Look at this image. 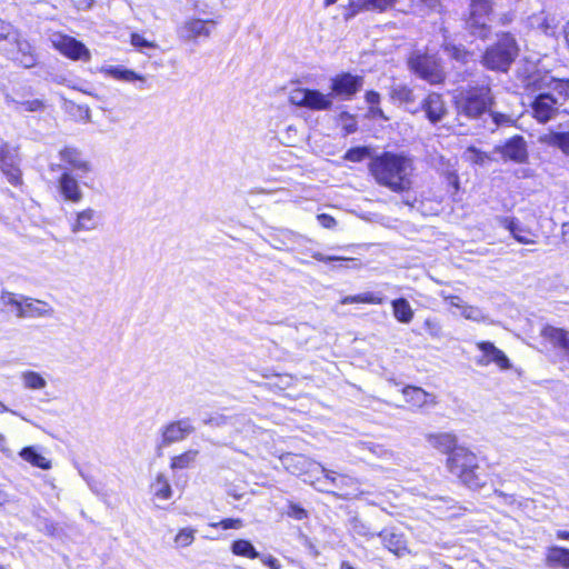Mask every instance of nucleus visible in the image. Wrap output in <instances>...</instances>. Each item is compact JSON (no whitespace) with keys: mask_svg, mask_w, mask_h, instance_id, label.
Here are the masks:
<instances>
[{"mask_svg":"<svg viewBox=\"0 0 569 569\" xmlns=\"http://www.w3.org/2000/svg\"><path fill=\"white\" fill-rule=\"evenodd\" d=\"M413 170L412 158L403 152L382 151L368 162V171L375 182L398 194L412 189Z\"/></svg>","mask_w":569,"mask_h":569,"instance_id":"1","label":"nucleus"},{"mask_svg":"<svg viewBox=\"0 0 569 569\" xmlns=\"http://www.w3.org/2000/svg\"><path fill=\"white\" fill-rule=\"evenodd\" d=\"M445 466L460 486L471 491L482 490L490 479L478 455L466 446L446 457Z\"/></svg>","mask_w":569,"mask_h":569,"instance_id":"2","label":"nucleus"},{"mask_svg":"<svg viewBox=\"0 0 569 569\" xmlns=\"http://www.w3.org/2000/svg\"><path fill=\"white\" fill-rule=\"evenodd\" d=\"M496 104V97L488 82H473L458 89L453 106L458 116L468 120H480Z\"/></svg>","mask_w":569,"mask_h":569,"instance_id":"3","label":"nucleus"},{"mask_svg":"<svg viewBox=\"0 0 569 569\" xmlns=\"http://www.w3.org/2000/svg\"><path fill=\"white\" fill-rule=\"evenodd\" d=\"M520 53L515 34L509 31L500 32L493 43L488 46L482 56V66L496 72H508Z\"/></svg>","mask_w":569,"mask_h":569,"instance_id":"4","label":"nucleus"},{"mask_svg":"<svg viewBox=\"0 0 569 569\" xmlns=\"http://www.w3.org/2000/svg\"><path fill=\"white\" fill-rule=\"evenodd\" d=\"M407 64L412 73L430 84H443L447 79L441 59L437 54L415 52L408 58Z\"/></svg>","mask_w":569,"mask_h":569,"instance_id":"5","label":"nucleus"},{"mask_svg":"<svg viewBox=\"0 0 569 569\" xmlns=\"http://www.w3.org/2000/svg\"><path fill=\"white\" fill-rule=\"evenodd\" d=\"M292 106L307 108L313 111H327L332 109L333 101L329 93H322L317 89L296 88L289 96Z\"/></svg>","mask_w":569,"mask_h":569,"instance_id":"6","label":"nucleus"},{"mask_svg":"<svg viewBox=\"0 0 569 569\" xmlns=\"http://www.w3.org/2000/svg\"><path fill=\"white\" fill-rule=\"evenodd\" d=\"M0 172L13 187H22L23 174L17 148L0 138Z\"/></svg>","mask_w":569,"mask_h":569,"instance_id":"7","label":"nucleus"},{"mask_svg":"<svg viewBox=\"0 0 569 569\" xmlns=\"http://www.w3.org/2000/svg\"><path fill=\"white\" fill-rule=\"evenodd\" d=\"M363 83V76L342 71L330 79V94L332 98L351 100L361 90Z\"/></svg>","mask_w":569,"mask_h":569,"instance_id":"8","label":"nucleus"},{"mask_svg":"<svg viewBox=\"0 0 569 569\" xmlns=\"http://www.w3.org/2000/svg\"><path fill=\"white\" fill-rule=\"evenodd\" d=\"M491 0H470V9L467 18V26L472 34L480 38H487L490 29L486 22L492 13Z\"/></svg>","mask_w":569,"mask_h":569,"instance_id":"9","label":"nucleus"},{"mask_svg":"<svg viewBox=\"0 0 569 569\" xmlns=\"http://www.w3.org/2000/svg\"><path fill=\"white\" fill-rule=\"evenodd\" d=\"M495 152L499 153L505 162L525 164L529 161L527 141L521 134H515L502 144L496 146Z\"/></svg>","mask_w":569,"mask_h":569,"instance_id":"10","label":"nucleus"},{"mask_svg":"<svg viewBox=\"0 0 569 569\" xmlns=\"http://www.w3.org/2000/svg\"><path fill=\"white\" fill-rule=\"evenodd\" d=\"M476 348L480 351V356L477 358L476 363L481 367L495 365L501 371H507L512 368L511 361L508 356L493 342L481 340L476 342Z\"/></svg>","mask_w":569,"mask_h":569,"instance_id":"11","label":"nucleus"},{"mask_svg":"<svg viewBox=\"0 0 569 569\" xmlns=\"http://www.w3.org/2000/svg\"><path fill=\"white\" fill-rule=\"evenodd\" d=\"M52 47L60 54L72 61H89L91 59V53L86 44L68 34H58L57 38L52 40Z\"/></svg>","mask_w":569,"mask_h":569,"instance_id":"12","label":"nucleus"},{"mask_svg":"<svg viewBox=\"0 0 569 569\" xmlns=\"http://www.w3.org/2000/svg\"><path fill=\"white\" fill-rule=\"evenodd\" d=\"M531 116L539 123H547L558 114V100L551 93H539L530 103Z\"/></svg>","mask_w":569,"mask_h":569,"instance_id":"13","label":"nucleus"},{"mask_svg":"<svg viewBox=\"0 0 569 569\" xmlns=\"http://www.w3.org/2000/svg\"><path fill=\"white\" fill-rule=\"evenodd\" d=\"M420 110L431 124L442 121L448 114V107L443 94L436 91L428 92L420 102Z\"/></svg>","mask_w":569,"mask_h":569,"instance_id":"14","label":"nucleus"},{"mask_svg":"<svg viewBox=\"0 0 569 569\" xmlns=\"http://www.w3.org/2000/svg\"><path fill=\"white\" fill-rule=\"evenodd\" d=\"M540 337L543 342L552 349L561 352L565 360L569 362V330L563 327L545 325L540 329Z\"/></svg>","mask_w":569,"mask_h":569,"instance_id":"15","label":"nucleus"},{"mask_svg":"<svg viewBox=\"0 0 569 569\" xmlns=\"http://www.w3.org/2000/svg\"><path fill=\"white\" fill-rule=\"evenodd\" d=\"M401 395L410 410H420L437 403L433 393L426 391L421 387L407 385L401 389Z\"/></svg>","mask_w":569,"mask_h":569,"instance_id":"16","label":"nucleus"},{"mask_svg":"<svg viewBox=\"0 0 569 569\" xmlns=\"http://www.w3.org/2000/svg\"><path fill=\"white\" fill-rule=\"evenodd\" d=\"M194 431L190 419H180L170 421L163 426L161 431V445L169 446L174 442L184 440Z\"/></svg>","mask_w":569,"mask_h":569,"instance_id":"17","label":"nucleus"},{"mask_svg":"<svg viewBox=\"0 0 569 569\" xmlns=\"http://www.w3.org/2000/svg\"><path fill=\"white\" fill-rule=\"evenodd\" d=\"M216 22L211 19L190 18L180 27L181 37L186 40H197L210 36L211 28Z\"/></svg>","mask_w":569,"mask_h":569,"instance_id":"18","label":"nucleus"},{"mask_svg":"<svg viewBox=\"0 0 569 569\" xmlns=\"http://www.w3.org/2000/svg\"><path fill=\"white\" fill-rule=\"evenodd\" d=\"M430 447L447 457L452 455L461 446L458 445V437L453 432H430L426 435Z\"/></svg>","mask_w":569,"mask_h":569,"instance_id":"19","label":"nucleus"},{"mask_svg":"<svg viewBox=\"0 0 569 569\" xmlns=\"http://www.w3.org/2000/svg\"><path fill=\"white\" fill-rule=\"evenodd\" d=\"M58 189L66 201L78 203L82 200L79 182L70 171H63L58 179Z\"/></svg>","mask_w":569,"mask_h":569,"instance_id":"20","label":"nucleus"},{"mask_svg":"<svg viewBox=\"0 0 569 569\" xmlns=\"http://www.w3.org/2000/svg\"><path fill=\"white\" fill-rule=\"evenodd\" d=\"M59 156L70 170H74L80 173H88L91 171L90 162L83 159L81 152L74 147L66 146L60 150Z\"/></svg>","mask_w":569,"mask_h":569,"instance_id":"21","label":"nucleus"},{"mask_svg":"<svg viewBox=\"0 0 569 569\" xmlns=\"http://www.w3.org/2000/svg\"><path fill=\"white\" fill-rule=\"evenodd\" d=\"M150 495L154 501H167L173 496V490L168 477L158 472L149 486Z\"/></svg>","mask_w":569,"mask_h":569,"instance_id":"22","label":"nucleus"},{"mask_svg":"<svg viewBox=\"0 0 569 569\" xmlns=\"http://www.w3.org/2000/svg\"><path fill=\"white\" fill-rule=\"evenodd\" d=\"M545 563L552 569H569V548L549 547L545 556Z\"/></svg>","mask_w":569,"mask_h":569,"instance_id":"23","label":"nucleus"},{"mask_svg":"<svg viewBox=\"0 0 569 569\" xmlns=\"http://www.w3.org/2000/svg\"><path fill=\"white\" fill-rule=\"evenodd\" d=\"M503 226L510 231L517 242L522 244L536 243L537 234L529 228L519 224L516 219H506Z\"/></svg>","mask_w":569,"mask_h":569,"instance_id":"24","label":"nucleus"},{"mask_svg":"<svg viewBox=\"0 0 569 569\" xmlns=\"http://www.w3.org/2000/svg\"><path fill=\"white\" fill-rule=\"evenodd\" d=\"M49 313L48 303L29 297H23V306L20 312H17L18 318H39Z\"/></svg>","mask_w":569,"mask_h":569,"instance_id":"25","label":"nucleus"},{"mask_svg":"<svg viewBox=\"0 0 569 569\" xmlns=\"http://www.w3.org/2000/svg\"><path fill=\"white\" fill-rule=\"evenodd\" d=\"M379 537L381 538L383 547L391 553L400 557L408 551L407 541L402 533L382 531L379 533Z\"/></svg>","mask_w":569,"mask_h":569,"instance_id":"26","label":"nucleus"},{"mask_svg":"<svg viewBox=\"0 0 569 569\" xmlns=\"http://www.w3.org/2000/svg\"><path fill=\"white\" fill-rule=\"evenodd\" d=\"M386 298L380 292L367 291L357 295L345 296L340 299L341 305H382Z\"/></svg>","mask_w":569,"mask_h":569,"instance_id":"27","label":"nucleus"},{"mask_svg":"<svg viewBox=\"0 0 569 569\" xmlns=\"http://www.w3.org/2000/svg\"><path fill=\"white\" fill-rule=\"evenodd\" d=\"M281 461L286 470L295 476H301L307 472V458L298 453H286L281 456Z\"/></svg>","mask_w":569,"mask_h":569,"instance_id":"28","label":"nucleus"},{"mask_svg":"<svg viewBox=\"0 0 569 569\" xmlns=\"http://www.w3.org/2000/svg\"><path fill=\"white\" fill-rule=\"evenodd\" d=\"M199 456V450L188 449L179 455H174L170 458L169 467L171 470H183L191 468Z\"/></svg>","mask_w":569,"mask_h":569,"instance_id":"29","label":"nucleus"},{"mask_svg":"<svg viewBox=\"0 0 569 569\" xmlns=\"http://www.w3.org/2000/svg\"><path fill=\"white\" fill-rule=\"evenodd\" d=\"M395 319L400 323H409L413 319V310L406 298H397L391 301Z\"/></svg>","mask_w":569,"mask_h":569,"instance_id":"30","label":"nucleus"},{"mask_svg":"<svg viewBox=\"0 0 569 569\" xmlns=\"http://www.w3.org/2000/svg\"><path fill=\"white\" fill-rule=\"evenodd\" d=\"M20 457L33 467L43 470H48L51 468V461L48 458H46L42 453L37 451L33 447H24L20 451Z\"/></svg>","mask_w":569,"mask_h":569,"instance_id":"31","label":"nucleus"},{"mask_svg":"<svg viewBox=\"0 0 569 569\" xmlns=\"http://www.w3.org/2000/svg\"><path fill=\"white\" fill-rule=\"evenodd\" d=\"M104 73L116 80L133 82L143 80V77L131 69H126L120 66H110L104 70Z\"/></svg>","mask_w":569,"mask_h":569,"instance_id":"32","label":"nucleus"},{"mask_svg":"<svg viewBox=\"0 0 569 569\" xmlns=\"http://www.w3.org/2000/svg\"><path fill=\"white\" fill-rule=\"evenodd\" d=\"M541 141L548 146L559 148L565 154L569 156V131H550L541 139Z\"/></svg>","mask_w":569,"mask_h":569,"instance_id":"33","label":"nucleus"},{"mask_svg":"<svg viewBox=\"0 0 569 569\" xmlns=\"http://www.w3.org/2000/svg\"><path fill=\"white\" fill-rule=\"evenodd\" d=\"M389 97L391 100L402 104H410L416 101L413 89L407 84H398L391 87Z\"/></svg>","mask_w":569,"mask_h":569,"instance_id":"34","label":"nucleus"},{"mask_svg":"<svg viewBox=\"0 0 569 569\" xmlns=\"http://www.w3.org/2000/svg\"><path fill=\"white\" fill-rule=\"evenodd\" d=\"M231 552L237 557H243L248 559H257L259 558V552L256 550L254 546L246 539H237L231 543Z\"/></svg>","mask_w":569,"mask_h":569,"instance_id":"35","label":"nucleus"},{"mask_svg":"<svg viewBox=\"0 0 569 569\" xmlns=\"http://www.w3.org/2000/svg\"><path fill=\"white\" fill-rule=\"evenodd\" d=\"M365 101L368 103V112L375 119L387 120L383 110L380 108L381 97L376 90H368L365 93Z\"/></svg>","mask_w":569,"mask_h":569,"instance_id":"36","label":"nucleus"},{"mask_svg":"<svg viewBox=\"0 0 569 569\" xmlns=\"http://www.w3.org/2000/svg\"><path fill=\"white\" fill-rule=\"evenodd\" d=\"M442 179L447 193L455 199L460 191V178L458 171L455 169H448L442 172Z\"/></svg>","mask_w":569,"mask_h":569,"instance_id":"37","label":"nucleus"},{"mask_svg":"<svg viewBox=\"0 0 569 569\" xmlns=\"http://www.w3.org/2000/svg\"><path fill=\"white\" fill-rule=\"evenodd\" d=\"M94 226V211L92 209H84L77 214V219L72 224V231L91 230Z\"/></svg>","mask_w":569,"mask_h":569,"instance_id":"38","label":"nucleus"},{"mask_svg":"<svg viewBox=\"0 0 569 569\" xmlns=\"http://www.w3.org/2000/svg\"><path fill=\"white\" fill-rule=\"evenodd\" d=\"M17 60L23 68H32L37 64V54L28 42L19 44V56Z\"/></svg>","mask_w":569,"mask_h":569,"instance_id":"39","label":"nucleus"},{"mask_svg":"<svg viewBox=\"0 0 569 569\" xmlns=\"http://www.w3.org/2000/svg\"><path fill=\"white\" fill-rule=\"evenodd\" d=\"M547 87H549L547 76L542 74L540 71L531 72L525 78V88L527 90L536 91Z\"/></svg>","mask_w":569,"mask_h":569,"instance_id":"40","label":"nucleus"},{"mask_svg":"<svg viewBox=\"0 0 569 569\" xmlns=\"http://www.w3.org/2000/svg\"><path fill=\"white\" fill-rule=\"evenodd\" d=\"M338 121L340 122V129L343 136L352 134L358 130L356 116L348 111H341L338 114Z\"/></svg>","mask_w":569,"mask_h":569,"instance_id":"41","label":"nucleus"},{"mask_svg":"<svg viewBox=\"0 0 569 569\" xmlns=\"http://www.w3.org/2000/svg\"><path fill=\"white\" fill-rule=\"evenodd\" d=\"M548 83L562 100H569V78L549 77Z\"/></svg>","mask_w":569,"mask_h":569,"instance_id":"42","label":"nucleus"},{"mask_svg":"<svg viewBox=\"0 0 569 569\" xmlns=\"http://www.w3.org/2000/svg\"><path fill=\"white\" fill-rule=\"evenodd\" d=\"M370 156V149L366 146H358L348 149L343 154V160L350 162H361Z\"/></svg>","mask_w":569,"mask_h":569,"instance_id":"43","label":"nucleus"},{"mask_svg":"<svg viewBox=\"0 0 569 569\" xmlns=\"http://www.w3.org/2000/svg\"><path fill=\"white\" fill-rule=\"evenodd\" d=\"M360 7L366 10L383 12L392 7L396 0H359Z\"/></svg>","mask_w":569,"mask_h":569,"instance_id":"44","label":"nucleus"},{"mask_svg":"<svg viewBox=\"0 0 569 569\" xmlns=\"http://www.w3.org/2000/svg\"><path fill=\"white\" fill-rule=\"evenodd\" d=\"M286 516L295 520H306L309 517V511L300 503L288 501Z\"/></svg>","mask_w":569,"mask_h":569,"instance_id":"45","label":"nucleus"},{"mask_svg":"<svg viewBox=\"0 0 569 569\" xmlns=\"http://www.w3.org/2000/svg\"><path fill=\"white\" fill-rule=\"evenodd\" d=\"M243 520L240 518H224L216 522H210L209 527L213 529H222V530H229V529H241L243 527Z\"/></svg>","mask_w":569,"mask_h":569,"instance_id":"46","label":"nucleus"},{"mask_svg":"<svg viewBox=\"0 0 569 569\" xmlns=\"http://www.w3.org/2000/svg\"><path fill=\"white\" fill-rule=\"evenodd\" d=\"M466 157L467 160L473 164H483L486 161L490 160V157L486 152L475 146H469L467 148Z\"/></svg>","mask_w":569,"mask_h":569,"instance_id":"47","label":"nucleus"},{"mask_svg":"<svg viewBox=\"0 0 569 569\" xmlns=\"http://www.w3.org/2000/svg\"><path fill=\"white\" fill-rule=\"evenodd\" d=\"M23 381L26 387L30 389H41L46 386V380L41 377L40 373L34 371H27L23 375Z\"/></svg>","mask_w":569,"mask_h":569,"instance_id":"48","label":"nucleus"},{"mask_svg":"<svg viewBox=\"0 0 569 569\" xmlns=\"http://www.w3.org/2000/svg\"><path fill=\"white\" fill-rule=\"evenodd\" d=\"M446 50L450 53V57L452 59L457 60L462 64H466L469 61L470 57L472 56L470 51L458 46L447 47Z\"/></svg>","mask_w":569,"mask_h":569,"instance_id":"49","label":"nucleus"},{"mask_svg":"<svg viewBox=\"0 0 569 569\" xmlns=\"http://www.w3.org/2000/svg\"><path fill=\"white\" fill-rule=\"evenodd\" d=\"M312 258L318 261V262H323V263H329V262H333V261H340V262H345V264H342L343 267L346 268H349V262H355L356 259L355 258H348V257H340V256H326L321 252H315L312 254Z\"/></svg>","mask_w":569,"mask_h":569,"instance_id":"50","label":"nucleus"},{"mask_svg":"<svg viewBox=\"0 0 569 569\" xmlns=\"http://www.w3.org/2000/svg\"><path fill=\"white\" fill-rule=\"evenodd\" d=\"M194 540V530L191 528H182L178 531L174 537V541L177 545L181 547L190 546Z\"/></svg>","mask_w":569,"mask_h":569,"instance_id":"51","label":"nucleus"},{"mask_svg":"<svg viewBox=\"0 0 569 569\" xmlns=\"http://www.w3.org/2000/svg\"><path fill=\"white\" fill-rule=\"evenodd\" d=\"M1 300L6 306H11L16 309V313L20 312L23 306V297L18 299L13 292L2 291Z\"/></svg>","mask_w":569,"mask_h":569,"instance_id":"52","label":"nucleus"},{"mask_svg":"<svg viewBox=\"0 0 569 569\" xmlns=\"http://www.w3.org/2000/svg\"><path fill=\"white\" fill-rule=\"evenodd\" d=\"M130 43L136 48H156V43L153 41L146 39L138 32H132L130 34Z\"/></svg>","mask_w":569,"mask_h":569,"instance_id":"53","label":"nucleus"},{"mask_svg":"<svg viewBox=\"0 0 569 569\" xmlns=\"http://www.w3.org/2000/svg\"><path fill=\"white\" fill-rule=\"evenodd\" d=\"M317 220L325 229H333L337 227V220L329 213L317 214Z\"/></svg>","mask_w":569,"mask_h":569,"instance_id":"54","label":"nucleus"},{"mask_svg":"<svg viewBox=\"0 0 569 569\" xmlns=\"http://www.w3.org/2000/svg\"><path fill=\"white\" fill-rule=\"evenodd\" d=\"M22 107L24 110L30 112L42 111L46 107L44 102L40 99H32L23 101Z\"/></svg>","mask_w":569,"mask_h":569,"instance_id":"55","label":"nucleus"},{"mask_svg":"<svg viewBox=\"0 0 569 569\" xmlns=\"http://www.w3.org/2000/svg\"><path fill=\"white\" fill-rule=\"evenodd\" d=\"M70 1H71L72 6L78 11L89 10L93 4V0H70Z\"/></svg>","mask_w":569,"mask_h":569,"instance_id":"56","label":"nucleus"},{"mask_svg":"<svg viewBox=\"0 0 569 569\" xmlns=\"http://www.w3.org/2000/svg\"><path fill=\"white\" fill-rule=\"evenodd\" d=\"M261 561L264 566L269 567L270 569H281L279 560L273 556H264L261 558Z\"/></svg>","mask_w":569,"mask_h":569,"instance_id":"57","label":"nucleus"},{"mask_svg":"<svg viewBox=\"0 0 569 569\" xmlns=\"http://www.w3.org/2000/svg\"><path fill=\"white\" fill-rule=\"evenodd\" d=\"M492 117V120L496 124H501L508 120V117L501 112H489Z\"/></svg>","mask_w":569,"mask_h":569,"instance_id":"58","label":"nucleus"},{"mask_svg":"<svg viewBox=\"0 0 569 569\" xmlns=\"http://www.w3.org/2000/svg\"><path fill=\"white\" fill-rule=\"evenodd\" d=\"M556 538L559 540H567L569 541V531L568 530H557L556 531Z\"/></svg>","mask_w":569,"mask_h":569,"instance_id":"59","label":"nucleus"},{"mask_svg":"<svg viewBox=\"0 0 569 569\" xmlns=\"http://www.w3.org/2000/svg\"><path fill=\"white\" fill-rule=\"evenodd\" d=\"M565 39H566L567 47L569 49V22L567 23V28L565 31Z\"/></svg>","mask_w":569,"mask_h":569,"instance_id":"60","label":"nucleus"},{"mask_svg":"<svg viewBox=\"0 0 569 569\" xmlns=\"http://www.w3.org/2000/svg\"><path fill=\"white\" fill-rule=\"evenodd\" d=\"M338 0H323V6L327 8L333 3H336Z\"/></svg>","mask_w":569,"mask_h":569,"instance_id":"61","label":"nucleus"},{"mask_svg":"<svg viewBox=\"0 0 569 569\" xmlns=\"http://www.w3.org/2000/svg\"><path fill=\"white\" fill-rule=\"evenodd\" d=\"M6 502V496L4 493L2 492V490L0 489V507Z\"/></svg>","mask_w":569,"mask_h":569,"instance_id":"62","label":"nucleus"},{"mask_svg":"<svg viewBox=\"0 0 569 569\" xmlns=\"http://www.w3.org/2000/svg\"><path fill=\"white\" fill-rule=\"evenodd\" d=\"M493 492H495V495H496V496H498V497H505V496H506V495H505L502 491H500V490H495Z\"/></svg>","mask_w":569,"mask_h":569,"instance_id":"63","label":"nucleus"},{"mask_svg":"<svg viewBox=\"0 0 569 569\" xmlns=\"http://www.w3.org/2000/svg\"><path fill=\"white\" fill-rule=\"evenodd\" d=\"M342 569H356L353 568L352 566H350L349 563H343L342 565Z\"/></svg>","mask_w":569,"mask_h":569,"instance_id":"64","label":"nucleus"}]
</instances>
